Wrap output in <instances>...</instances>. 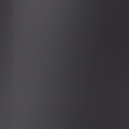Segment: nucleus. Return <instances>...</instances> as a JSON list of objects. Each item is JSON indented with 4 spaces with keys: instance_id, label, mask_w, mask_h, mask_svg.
Segmentation results:
<instances>
[{
    "instance_id": "obj_1",
    "label": "nucleus",
    "mask_w": 129,
    "mask_h": 129,
    "mask_svg": "<svg viewBox=\"0 0 129 129\" xmlns=\"http://www.w3.org/2000/svg\"><path fill=\"white\" fill-rule=\"evenodd\" d=\"M79 2V51H81V0Z\"/></svg>"
},
{
    "instance_id": "obj_2",
    "label": "nucleus",
    "mask_w": 129,
    "mask_h": 129,
    "mask_svg": "<svg viewBox=\"0 0 129 129\" xmlns=\"http://www.w3.org/2000/svg\"><path fill=\"white\" fill-rule=\"evenodd\" d=\"M83 1H81V9H82V2H83Z\"/></svg>"
}]
</instances>
